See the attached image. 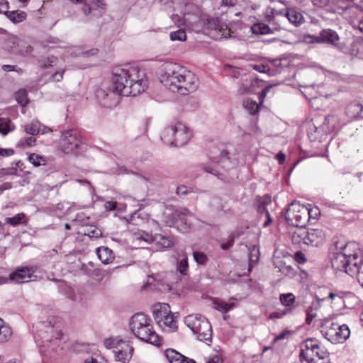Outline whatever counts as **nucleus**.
Masks as SVG:
<instances>
[{"instance_id":"52","label":"nucleus","mask_w":363,"mask_h":363,"mask_svg":"<svg viewBox=\"0 0 363 363\" xmlns=\"http://www.w3.org/2000/svg\"><path fill=\"white\" fill-rule=\"evenodd\" d=\"M83 363H107V362L101 356H90L86 358Z\"/></svg>"},{"instance_id":"37","label":"nucleus","mask_w":363,"mask_h":363,"mask_svg":"<svg viewBox=\"0 0 363 363\" xmlns=\"http://www.w3.org/2000/svg\"><path fill=\"white\" fill-rule=\"evenodd\" d=\"M14 130V125L9 118H0V133L3 135H7Z\"/></svg>"},{"instance_id":"59","label":"nucleus","mask_w":363,"mask_h":363,"mask_svg":"<svg viewBox=\"0 0 363 363\" xmlns=\"http://www.w3.org/2000/svg\"><path fill=\"white\" fill-rule=\"evenodd\" d=\"M63 73H64V71H61V72H56L55 73H53L51 77H50V79L53 81V82H60L62 79L63 78Z\"/></svg>"},{"instance_id":"34","label":"nucleus","mask_w":363,"mask_h":363,"mask_svg":"<svg viewBox=\"0 0 363 363\" xmlns=\"http://www.w3.org/2000/svg\"><path fill=\"white\" fill-rule=\"evenodd\" d=\"M11 21L13 23H20L22 22L23 20L26 18V12L23 11H6L4 13Z\"/></svg>"},{"instance_id":"11","label":"nucleus","mask_w":363,"mask_h":363,"mask_svg":"<svg viewBox=\"0 0 363 363\" xmlns=\"http://www.w3.org/2000/svg\"><path fill=\"white\" fill-rule=\"evenodd\" d=\"M208 157L213 162L220 165L225 170L233 168L238 164V158L230 156V153L223 147L213 146L211 147Z\"/></svg>"},{"instance_id":"54","label":"nucleus","mask_w":363,"mask_h":363,"mask_svg":"<svg viewBox=\"0 0 363 363\" xmlns=\"http://www.w3.org/2000/svg\"><path fill=\"white\" fill-rule=\"evenodd\" d=\"M13 38H18L17 37H13L7 40L6 46V49L11 53L18 55V52H16L15 50H18L19 49V47L16 44H12V43H9L11 41Z\"/></svg>"},{"instance_id":"49","label":"nucleus","mask_w":363,"mask_h":363,"mask_svg":"<svg viewBox=\"0 0 363 363\" xmlns=\"http://www.w3.org/2000/svg\"><path fill=\"white\" fill-rule=\"evenodd\" d=\"M138 239L143 240L147 243L153 242L154 235L145 231H141L138 233Z\"/></svg>"},{"instance_id":"17","label":"nucleus","mask_w":363,"mask_h":363,"mask_svg":"<svg viewBox=\"0 0 363 363\" xmlns=\"http://www.w3.org/2000/svg\"><path fill=\"white\" fill-rule=\"evenodd\" d=\"M304 233L302 234L303 238V244L311 246H318L323 242L322 231L318 229L303 230Z\"/></svg>"},{"instance_id":"29","label":"nucleus","mask_w":363,"mask_h":363,"mask_svg":"<svg viewBox=\"0 0 363 363\" xmlns=\"http://www.w3.org/2000/svg\"><path fill=\"white\" fill-rule=\"evenodd\" d=\"M361 111H362V104L357 101L351 102L347 106L345 109L346 114L351 118H361Z\"/></svg>"},{"instance_id":"50","label":"nucleus","mask_w":363,"mask_h":363,"mask_svg":"<svg viewBox=\"0 0 363 363\" xmlns=\"http://www.w3.org/2000/svg\"><path fill=\"white\" fill-rule=\"evenodd\" d=\"M304 233L303 230H300L298 231L294 232L292 235V242L295 244H303V238L302 237V234Z\"/></svg>"},{"instance_id":"61","label":"nucleus","mask_w":363,"mask_h":363,"mask_svg":"<svg viewBox=\"0 0 363 363\" xmlns=\"http://www.w3.org/2000/svg\"><path fill=\"white\" fill-rule=\"evenodd\" d=\"M342 291H337V292H330L329 293L328 298H330L333 301L337 300V303H339L341 298Z\"/></svg>"},{"instance_id":"21","label":"nucleus","mask_w":363,"mask_h":363,"mask_svg":"<svg viewBox=\"0 0 363 363\" xmlns=\"http://www.w3.org/2000/svg\"><path fill=\"white\" fill-rule=\"evenodd\" d=\"M286 18L294 26L298 27L305 22L302 13L294 8H288Z\"/></svg>"},{"instance_id":"15","label":"nucleus","mask_w":363,"mask_h":363,"mask_svg":"<svg viewBox=\"0 0 363 363\" xmlns=\"http://www.w3.org/2000/svg\"><path fill=\"white\" fill-rule=\"evenodd\" d=\"M35 272L33 267H22L12 272L9 278L11 281L18 284L28 282L31 281Z\"/></svg>"},{"instance_id":"25","label":"nucleus","mask_w":363,"mask_h":363,"mask_svg":"<svg viewBox=\"0 0 363 363\" xmlns=\"http://www.w3.org/2000/svg\"><path fill=\"white\" fill-rule=\"evenodd\" d=\"M177 316L172 313L171 311L167 314L162 322L159 323V326L164 329L167 328L169 331H174L177 329Z\"/></svg>"},{"instance_id":"33","label":"nucleus","mask_w":363,"mask_h":363,"mask_svg":"<svg viewBox=\"0 0 363 363\" xmlns=\"http://www.w3.org/2000/svg\"><path fill=\"white\" fill-rule=\"evenodd\" d=\"M252 33L256 35H267L273 33V30L268 25L262 22H257L251 26Z\"/></svg>"},{"instance_id":"16","label":"nucleus","mask_w":363,"mask_h":363,"mask_svg":"<svg viewBox=\"0 0 363 363\" xmlns=\"http://www.w3.org/2000/svg\"><path fill=\"white\" fill-rule=\"evenodd\" d=\"M133 350V347L128 341L122 342V345L118 350H115L114 358L116 361L128 363L132 358Z\"/></svg>"},{"instance_id":"14","label":"nucleus","mask_w":363,"mask_h":363,"mask_svg":"<svg viewBox=\"0 0 363 363\" xmlns=\"http://www.w3.org/2000/svg\"><path fill=\"white\" fill-rule=\"evenodd\" d=\"M318 42L332 45L340 50H343V45L340 43V37L337 33L332 29L322 30L318 36Z\"/></svg>"},{"instance_id":"44","label":"nucleus","mask_w":363,"mask_h":363,"mask_svg":"<svg viewBox=\"0 0 363 363\" xmlns=\"http://www.w3.org/2000/svg\"><path fill=\"white\" fill-rule=\"evenodd\" d=\"M28 161L35 167H39L46 164V160L44 157L35 153L31 154L28 157Z\"/></svg>"},{"instance_id":"5","label":"nucleus","mask_w":363,"mask_h":363,"mask_svg":"<svg viewBox=\"0 0 363 363\" xmlns=\"http://www.w3.org/2000/svg\"><path fill=\"white\" fill-rule=\"evenodd\" d=\"M320 330L323 336L333 344L344 343L350 335L347 325H340L331 318L320 319Z\"/></svg>"},{"instance_id":"9","label":"nucleus","mask_w":363,"mask_h":363,"mask_svg":"<svg viewBox=\"0 0 363 363\" xmlns=\"http://www.w3.org/2000/svg\"><path fill=\"white\" fill-rule=\"evenodd\" d=\"M184 323L200 341L211 340V325L205 317L199 314H191L184 318Z\"/></svg>"},{"instance_id":"18","label":"nucleus","mask_w":363,"mask_h":363,"mask_svg":"<svg viewBox=\"0 0 363 363\" xmlns=\"http://www.w3.org/2000/svg\"><path fill=\"white\" fill-rule=\"evenodd\" d=\"M170 312V306L165 303H157L152 306V315L157 324Z\"/></svg>"},{"instance_id":"36","label":"nucleus","mask_w":363,"mask_h":363,"mask_svg":"<svg viewBox=\"0 0 363 363\" xmlns=\"http://www.w3.org/2000/svg\"><path fill=\"white\" fill-rule=\"evenodd\" d=\"M319 308V303L318 301L313 302L311 306L306 309V323L311 325L314 318L317 316V312Z\"/></svg>"},{"instance_id":"48","label":"nucleus","mask_w":363,"mask_h":363,"mask_svg":"<svg viewBox=\"0 0 363 363\" xmlns=\"http://www.w3.org/2000/svg\"><path fill=\"white\" fill-rule=\"evenodd\" d=\"M358 40L352 43L348 51V54L352 57H358L360 58V53L359 50Z\"/></svg>"},{"instance_id":"31","label":"nucleus","mask_w":363,"mask_h":363,"mask_svg":"<svg viewBox=\"0 0 363 363\" xmlns=\"http://www.w3.org/2000/svg\"><path fill=\"white\" fill-rule=\"evenodd\" d=\"M28 220L24 213H19L13 217H6L5 218V223L12 226L16 227L20 225H26Z\"/></svg>"},{"instance_id":"6","label":"nucleus","mask_w":363,"mask_h":363,"mask_svg":"<svg viewBox=\"0 0 363 363\" xmlns=\"http://www.w3.org/2000/svg\"><path fill=\"white\" fill-rule=\"evenodd\" d=\"M59 147L65 155L78 156L86 151V144L78 131L71 129L62 132Z\"/></svg>"},{"instance_id":"64","label":"nucleus","mask_w":363,"mask_h":363,"mask_svg":"<svg viewBox=\"0 0 363 363\" xmlns=\"http://www.w3.org/2000/svg\"><path fill=\"white\" fill-rule=\"evenodd\" d=\"M14 151L11 148L4 149L0 147V156L7 157L12 155Z\"/></svg>"},{"instance_id":"3","label":"nucleus","mask_w":363,"mask_h":363,"mask_svg":"<svg viewBox=\"0 0 363 363\" xmlns=\"http://www.w3.org/2000/svg\"><path fill=\"white\" fill-rule=\"evenodd\" d=\"M113 91L124 96H136L143 92L147 86L144 72L138 67L116 68L113 72Z\"/></svg>"},{"instance_id":"46","label":"nucleus","mask_w":363,"mask_h":363,"mask_svg":"<svg viewBox=\"0 0 363 363\" xmlns=\"http://www.w3.org/2000/svg\"><path fill=\"white\" fill-rule=\"evenodd\" d=\"M193 257L195 262L200 265H205L208 261L207 256L202 252L194 251Z\"/></svg>"},{"instance_id":"10","label":"nucleus","mask_w":363,"mask_h":363,"mask_svg":"<svg viewBox=\"0 0 363 363\" xmlns=\"http://www.w3.org/2000/svg\"><path fill=\"white\" fill-rule=\"evenodd\" d=\"M62 337V333L59 330H55L54 326L51 324V322L43 323L40 324V330L35 334L34 339L40 347L51 348L53 350L52 346V342L53 338L55 340L60 339Z\"/></svg>"},{"instance_id":"63","label":"nucleus","mask_w":363,"mask_h":363,"mask_svg":"<svg viewBox=\"0 0 363 363\" xmlns=\"http://www.w3.org/2000/svg\"><path fill=\"white\" fill-rule=\"evenodd\" d=\"M242 72H243L242 69H240L238 68L234 69L233 71V77L234 78H238V77H241L242 81H243V79H245V74H246L245 73L242 74Z\"/></svg>"},{"instance_id":"40","label":"nucleus","mask_w":363,"mask_h":363,"mask_svg":"<svg viewBox=\"0 0 363 363\" xmlns=\"http://www.w3.org/2000/svg\"><path fill=\"white\" fill-rule=\"evenodd\" d=\"M58 62V59L54 56H50L47 58H43L39 61V66L42 68H48L55 67Z\"/></svg>"},{"instance_id":"56","label":"nucleus","mask_w":363,"mask_h":363,"mask_svg":"<svg viewBox=\"0 0 363 363\" xmlns=\"http://www.w3.org/2000/svg\"><path fill=\"white\" fill-rule=\"evenodd\" d=\"M1 68L4 72H9L14 71L18 72V74H22L23 72L22 69L16 65H4Z\"/></svg>"},{"instance_id":"57","label":"nucleus","mask_w":363,"mask_h":363,"mask_svg":"<svg viewBox=\"0 0 363 363\" xmlns=\"http://www.w3.org/2000/svg\"><path fill=\"white\" fill-rule=\"evenodd\" d=\"M252 67L254 70L261 73H265L269 70L268 65L264 64L253 65Z\"/></svg>"},{"instance_id":"23","label":"nucleus","mask_w":363,"mask_h":363,"mask_svg":"<svg viewBox=\"0 0 363 363\" xmlns=\"http://www.w3.org/2000/svg\"><path fill=\"white\" fill-rule=\"evenodd\" d=\"M96 253L99 259L104 264H109L114 259L113 251L108 247L101 246L98 247Z\"/></svg>"},{"instance_id":"38","label":"nucleus","mask_w":363,"mask_h":363,"mask_svg":"<svg viewBox=\"0 0 363 363\" xmlns=\"http://www.w3.org/2000/svg\"><path fill=\"white\" fill-rule=\"evenodd\" d=\"M213 308L222 313H227L235 306L233 302L227 303L225 301H214L213 302Z\"/></svg>"},{"instance_id":"2","label":"nucleus","mask_w":363,"mask_h":363,"mask_svg":"<svg viewBox=\"0 0 363 363\" xmlns=\"http://www.w3.org/2000/svg\"><path fill=\"white\" fill-rule=\"evenodd\" d=\"M331 264L336 271L343 272L350 277L356 275L358 282L363 287L362 253L357 242L337 244V251L331 258Z\"/></svg>"},{"instance_id":"43","label":"nucleus","mask_w":363,"mask_h":363,"mask_svg":"<svg viewBox=\"0 0 363 363\" xmlns=\"http://www.w3.org/2000/svg\"><path fill=\"white\" fill-rule=\"evenodd\" d=\"M33 135L26 137L24 138H21L17 143V147L21 148H26L29 147H32L35 144V139L33 137Z\"/></svg>"},{"instance_id":"30","label":"nucleus","mask_w":363,"mask_h":363,"mask_svg":"<svg viewBox=\"0 0 363 363\" xmlns=\"http://www.w3.org/2000/svg\"><path fill=\"white\" fill-rule=\"evenodd\" d=\"M153 242L160 248H168L173 245V240L163 234H155Z\"/></svg>"},{"instance_id":"41","label":"nucleus","mask_w":363,"mask_h":363,"mask_svg":"<svg viewBox=\"0 0 363 363\" xmlns=\"http://www.w3.org/2000/svg\"><path fill=\"white\" fill-rule=\"evenodd\" d=\"M177 270L182 275H186L189 272V264L187 257L185 255L177 263Z\"/></svg>"},{"instance_id":"22","label":"nucleus","mask_w":363,"mask_h":363,"mask_svg":"<svg viewBox=\"0 0 363 363\" xmlns=\"http://www.w3.org/2000/svg\"><path fill=\"white\" fill-rule=\"evenodd\" d=\"M24 130L27 134L35 135L44 134L48 132L50 129L38 121H33L30 124H27L24 126Z\"/></svg>"},{"instance_id":"1","label":"nucleus","mask_w":363,"mask_h":363,"mask_svg":"<svg viewBox=\"0 0 363 363\" xmlns=\"http://www.w3.org/2000/svg\"><path fill=\"white\" fill-rule=\"evenodd\" d=\"M160 80L170 91L182 95H188L199 86V79L194 73L172 62L161 65Z\"/></svg>"},{"instance_id":"20","label":"nucleus","mask_w":363,"mask_h":363,"mask_svg":"<svg viewBox=\"0 0 363 363\" xmlns=\"http://www.w3.org/2000/svg\"><path fill=\"white\" fill-rule=\"evenodd\" d=\"M209 27L218 31L221 38H227L230 36V30L219 18H212L209 21Z\"/></svg>"},{"instance_id":"13","label":"nucleus","mask_w":363,"mask_h":363,"mask_svg":"<svg viewBox=\"0 0 363 363\" xmlns=\"http://www.w3.org/2000/svg\"><path fill=\"white\" fill-rule=\"evenodd\" d=\"M190 212L186 208L174 210L172 211V220L167 222L169 226H174L181 233H186L190 229V225L187 223L186 216Z\"/></svg>"},{"instance_id":"39","label":"nucleus","mask_w":363,"mask_h":363,"mask_svg":"<svg viewBox=\"0 0 363 363\" xmlns=\"http://www.w3.org/2000/svg\"><path fill=\"white\" fill-rule=\"evenodd\" d=\"M295 298V296L291 293L283 294L279 296L281 303L287 308H292Z\"/></svg>"},{"instance_id":"42","label":"nucleus","mask_w":363,"mask_h":363,"mask_svg":"<svg viewBox=\"0 0 363 363\" xmlns=\"http://www.w3.org/2000/svg\"><path fill=\"white\" fill-rule=\"evenodd\" d=\"M169 38L172 41H184L186 39V32L184 29L172 31L169 34Z\"/></svg>"},{"instance_id":"28","label":"nucleus","mask_w":363,"mask_h":363,"mask_svg":"<svg viewBox=\"0 0 363 363\" xmlns=\"http://www.w3.org/2000/svg\"><path fill=\"white\" fill-rule=\"evenodd\" d=\"M339 304H342L345 307L350 308L357 302V297L350 291H342Z\"/></svg>"},{"instance_id":"60","label":"nucleus","mask_w":363,"mask_h":363,"mask_svg":"<svg viewBox=\"0 0 363 363\" xmlns=\"http://www.w3.org/2000/svg\"><path fill=\"white\" fill-rule=\"evenodd\" d=\"M9 8L8 0H0V13H4Z\"/></svg>"},{"instance_id":"32","label":"nucleus","mask_w":363,"mask_h":363,"mask_svg":"<svg viewBox=\"0 0 363 363\" xmlns=\"http://www.w3.org/2000/svg\"><path fill=\"white\" fill-rule=\"evenodd\" d=\"M12 334L11 327L0 318V343L8 342L11 338Z\"/></svg>"},{"instance_id":"24","label":"nucleus","mask_w":363,"mask_h":363,"mask_svg":"<svg viewBox=\"0 0 363 363\" xmlns=\"http://www.w3.org/2000/svg\"><path fill=\"white\" fill-rule=\"evenodd\" d=\"M9 43H12V44H16L19 49L18 50H15L16 52H18V55L22 56H30L33 54V48L32 46L27 45L23 40L20 38H13Z\"/></svg>"},{"instance_id":"58","label":"nucleus","mask_w":363,"mask_h":363,"mask_svg":"<svg viewBox=\"0 0 363 363\" xmlns=\"http://www.w3.org/2000/svg\"><path fill=\"white\" fill-rule=\"evenodd\" d=\"M190 191L189 189L186 186H179L177 188V194L179 196H184L186 195Z\"/></svg>"},{"instance_id":"45","label":"nucleus","mask_w":363,"mask_h":363,"mask_svg":"<svg viewBox=\"0 0 363 363\" xmlns=\"http://www.w3.org/2000/svg\"><path fill=\"white\" fill-rule=\"evenodd\" d=\"M16 99L18 104L26 106L28 104L27 93L25 90H20L16 93Z\"/></svg>"},{"instance_id":"47","label":"nucleus","mask_w":363,"mask_h":363,"mask_svg":"<svg viewBox=\"0 0 363 363\" xmlns=\"http://www.w3.org/2000/svg\"><path fill=\"white\" fill-rule=\"evenodd\" d=\"M251 82L249 79V77L247 74H245V79L240 84V87L238 89V92L240 94H244L247 93L250 91Z\"/></svg>"},{"instance_id":"53","label":"nucleus","mask_w":363,"mask_h":363,"mask_svg":"<svg viewBox=\"0 0 363 363\" xmlns=\"http://www.w3.org/2000/svg\"><path fill=\"white\" fill-rule=\"evenodd\" d=\"M271 202L270 197H266L264 198V200L262 203H260L257 207V211L260 213H264L265 216L267 215V213H269L267 208H266L265 205L267 203H269Z\"/></svg>"},{"instance_id":"55","label":"nucleus","mask_w":363,"mask_h":363,"mask_svg":"<svg viewBox=\"0 0 363 363\" xmlns=\"http://www.w3.org/2000/svg\"><path fill=\"white\" fill-rule=\"evenodd\" d=\"M234 240H235V235L233 234H230L228 236L226 242L221 243V245H220L221 249L223 250H228L229 248H230L233 245Z\"/></svg>"},{"instance_id":"35","label":"nucleus","mask_w":363,"mask_h":363,"mask_svg":"<svg viewBox=\"0 0 363 363\" xmlns=\"http://www.w3.org/2000/svg\"><path fill=\"white\" fill-rule=\"evenodd\" d=\"M126 341L119 338L118 337H111L104 340V345L107 349L113 350V352H115V350H118V347L122 345V342Z\"/></svg>"},{"instance_id":"19","label":"nucleus","mask_w":363,"mask_h":363,"mask_svg":"<svg viewBox=\"0 0 363 363\" xmlns=\"http://www.w3.org/2000/svg\"><path fill=\"white\" fill-rule=\"evenodd\" d=\"M165 357L169 363H195L192 359H189L173 349L165 350Z\"/></svg>"},{"instance_id":"4","label":"nucleus","mask_w":363,"mask_h":363,"mask_svg":"<svg viewBox=\"0 0 363 363\" xmlns=\"http://www.w3.org/2000/svg\"><path fill=\"white\" fill-rule=\"evenodd\" d=\"M130 327L134 335L147 343L160 346L162 339L155 331L151 320L143 313L133 315L130 319Z\"/></svg>"},{"instance_id":"27","label":"nucleus","mask_w":363,"mask_h":363,"mask_svg":"<svg viewBox=\"0 0 363 363\" xmlns=\"http://www.w3.org/2000/svg\"><path fill=\"white\" fill-rule=\"evenodd\" d=\"M338 124V118L333 115H328L325 117L324 122L321 125L322 130L325 133L333 131Z\"/></svg>"},{"instance_id":"51","label":"nucleus","mask_w":363,"mask_h":363,"mask_svg":"<svg viewBox=\"0 0 363 363\" xmlns=\"http://www.w3.org/2000/svg\"><path fill=\"white\" fill-rule=\"evenodd\" d=\"M245 107L251 114H254L259 111V106L256 101H247L246 102Z\"/></svg>"},{"instance_id":"8","label":"nucleus","mask_w":363,"mask_h":363,"mask_svg":"<svg viewBox=\"0 0 363 363\" xmlns=\"http://www.w3.org/2000/svg\"><path fill=\"white\" fill-rule=\"evenodd\" d=\"M191 135L189 129L184 123L177 122L164 128L161 140L167 145L182 146L188 143Z\"/></svg>"},{"instance_id":"26","label":"nucleus","mask_w":363,"mask_h":363,"mask_svg":"<svg viewBox=\"0 0 363 363\" xmlns=\"http://www.w3.org/2000/svg\"><path fill=\"white\" fill-rule=\"evenodd\" d=\"M116 93L113 91H106L103 89H99L96 91V96L99 100L104 101L103 105L105 106H111L113 104L109 102L115 97Z\"/></svg>"},{"instance_id":"12","label":"nucleus","mask_w":363,"mask_h":363,"mask_svg":"<svg viewBox=\"0 0 363 363\" xmlns=\"http://www.w3.org/2000/svg\"><path fill=\"white\" fill-rule=\"evenodd\" d=\"M313 211L305 206L293 205L286 211V218L291 225L302 228L305 226L308 219L312 216Z\"/></svg>"},{"instance_id":"62","label":"nucleus","mask_w":363,"mask_h":363,"mask_svg":"<svg viewBox=\"0 0 363 363\" xmlns=\"http://www.w3.org/2000/svg\"><path fill=\"white\" fill-rule=\"evenodd\" d=\"M88 235L92 238H99L102 235V233L99 229L95 228L93 230L89 231Z\"/></svg>"},{"instance_id":"7","label":"nucleus","mask_w":363,"mask_h":363,"mask_svg":"<svg viewBox=\"0 0 363 363\" xmlns=\"http://www.w3.org/2000/svg\"><path fill=\"white\" fill-rule=\"evenodd\" d=\"M300 359L303 363H329V353L321 348L316 339H307L301 345Z\"/></svg>"}]
</instances>
